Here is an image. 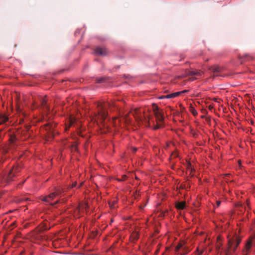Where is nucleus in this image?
Here are the masks:
<instances>
[{
    "label": "nucleus",
    "instance_id": "obj_1",
    "mask_svg": "<svg viewBox=\"0 0 255 255\" xmlns=\"http://www.w3.org/2000/svg\"><path fill=\"white\" fill-rule=\"evenodd\" d=\"M63 192V190L62 188H56L54 192L51 193L48 196L43 197L41 200L43 202H45L48 204H49L52 206L57 204L59 202V201L57 200L54 203H51V201L53 200V199L56 196L58 195H60Z\"/></svg>",
    "mask_w": 255,
    "mask_h": 255
},
{
    "label": "nucleus",
    "instance_id": "obj_2",
    "mask_svg": "<svg viewBox=\"0 0 255 255\" xmlns=\"http://www.w3.org/2000/svg\"><path fill=\"white\" fill-rule=\"evenodd\" d=\"M241 243V239L238 237H234L228 241V252L230 254L234 253L237 247Z\"/></svg>",
    "mask_w": 255,
    "mask_h": 255
},
{
    "label": "nucleus",
    "instance_id": "obj_3",
    "mask_svg": "<svg viewBox=\"0 0 255 255\" xmlns=\"http://www.w3.org/2000/svg\"><path fill=\"white\" fill-rule=\"evenodd\" d=\"M108 106L109 104L108 103L104 105H103L102 103H99L98 105V107L99 108L98 116L100 118L102 122L107 118L108 113L106 108Z\"/></svg>",
    "mask_w": 255,
    "mask_h": 255
},
{
    "label": "nucleus",
    "instance_id": "obj_4",
    "mask_svg": "<svg viewBox=\"0 0 255 255\" xmlns=\"http://www.w3.org/2000/svg\"><path fill=\"white\" fill-rule=\"evenodd\" d=\"M153 110L156 120L157 122H162L164 120L163 112L162 110L160 109L158 106L153 104L152 105Z\"/></svg>",
    "mask_w": 255,
    "mask_h": 255
},
{
    "label": "nucleus",
    "instance_id": "obj_5",
    "mask_svg": "<svg viewBox=\"0 0 255 255\" xmlns=\"http://www.w3.org/2000/svg\"><path fill=\"white\" fill-rule=\"evenodd\" d=\"M53 124L48 123L46 125V130H47L46 138L47 140L49 141L54 137L55 134L53 131L54 126Z\"/></svg>",
    "mask_w": 255,
    "mask_h": 255
},
{
    "label": "nucleus",
    "instance_id": "obj_6",
    "mask_svg": "<svg viewBox=\"0 0 255 255\" xmlns=\"http://www.w3.org/2000/svg\"><path fill=\"white\" fill-rule=\"evenodd\" d=\"M20 171V168L18 165H15L13 166L9 171L7 175L6 179L7 181L8 182L11 181L12 180V178L15 176L17 173L19 172Z\"/></svg>",
    "mask_w": 255,
    "mask_h": 255
},
{
    "label": "nucleus",
    "instance_id": "obj_7",
    "mask_svg": "<svg viewBox=\"0 0 255 255\" xmlns=\"http://www.w3.org/2000/svg\"><path fill=\"white\" fill-rule=\"evenodd\" d=\"M254 239V237L252 236L251 237L249 240L247 241V243L245 245V248L243 251V255H247L248 254V253L252 247V246L254 245L253 240Z\"/></svg>",
    "mask_w": 255,
    "mask_h": 255
},
{
    "label": "nucleus",
    "instance_id": "obj_8",
    "mask_svg": "<svg viewBox=\"0 0 255 255\" xmlns=\"http://www.w3.org/2000/svg\"><path fill=\"white\" fill-rule=\"evenodd\" d=\"M130 113L137 122H141L143 120L146 121V118L144 116L142 117L140 115L141 113L140 110L135 109L133 111L130 112Z\"/></svg>",
    "mask_w": 255,
    "mask_h": 255
},
{
    "label": "nucleus",
    "instance_id": "obj_9",
    "mask_svg": "<svg viewBox=\"0 0 255 255\" xmlns=\"http://www.w3.org/2000/svg\"><path fill=\"white\" fill-rule=\"evenodd\" d=\"M95 54L97 55L105 56L108 54V51L105 47H98L95 50Z\"/></svg>",
    "mask_w": 255,
    "mask_h": 255
},
{
    "label": "nucleus",
    "instance_id": "obj_10",
    "mask_svg": "<svg viewBox=\"0 0 255 255\" xmlns=\"http://www.w3.org/2000/svg\"><path fill=\"white\" fill-rule=\"evenodd\" d=\"M208 69L214 73L213 77L218 76V73L221 71V68L218 66H210Z\"/></svg>",
    "mask_w": 255,
    "mask_h": 255
},
{
    "label": "nucleus",
    "instance_id": "obj_11",
    "mask_svg": "<svg viewBox=\"0 0 255 255\" xmlns=\"http://www.w3.org/2000/svg\"><path fill=\"white\" fill-rule=\"evenodd\" d=\"M46 97V96H45L43 97H40V100L41 102V106L43 107L44 108H45L46 109L49 110L50 109L47 104Z\"/></svg>",
    "mask_w": 255,
    "mask_h": 255
},
{
    "label": "nucleus",
    "instance_id": "obj_12",
    "mask_svg": "<svg viewBox=\"0 0 255 255\" xmlns=\"http://www.w3.org/2000/svg\"><path fill=\"white\" fill-rule=\"evenodd\" d=\"M185 202H177L175 207L178 210H183L185 207Z\"/></svg>",
    "mask_w": 255,
    "mask_h": 255
},
{
    "label": "nucleus",
    "instance_id": "obj_13",
    "mask_svg": "<svg viewBox=\"0 0 255 255\" xmlns=\"http://www.w3.org/2000/svg\"><path fill=\"white\" fill-rule=\"evenodd\" d=\"M175 97V95L174 93L167 95L166 96H161V97H159V99H164V98L169 99V98H174Z\"/></svg>",
    "mask_w": 255,
    "mask_h": 255
},
{
    "label": "nucleus",
    "instance_id": "obj_14",
    "mask_svg": "<svg viewBox=\"0 0 255 255\" xmlns=\"http://www.w3.org/2000/svg\"><path fill=\"white\" fill-rule=\"evenodd\" d=\"M8 120V118L5 116H2L0 118V124H4Z\"/></svg>",
    "mask_w": 255,
    "mask_h": 255
},
{
    "label": "nucleus",
    "instance_id": "obj_15",
    "mask_svg": "<svg viewBox=\"0 0 255 255\" xmlns=\"http://www.w3.org/2000/svg\"><path fill=\"white\" fill-rule=\"evenodd\" d=\"M129 113L126 114L124 117L125 122L128 123L130 122V120L128 118Z\"/></svg>",
    "mask_w": 255,
    "mask_h": 255
},
{
    "label": "nucleus",
    "instance_id": "obj_16",
    "mask_svg": "<svg viewBox=\"0 0 255 255\" xmlns=\"http://www.w3.org/2000/svg\"><path fill=\"white\" fill-rule=\"evenodd\" d=\"M105 80V78L104 77H102V78H101L99 79H97V82L98 83H101L104 82Z\"/></svg>",
    "mask_w": 255,
    "mask_h": 255
},
{
    "label": "nucleus",
    "instance_id": "obj_17",
    "mask_svg": "<svg viewBox=\"0 0 255 255\" xmlns=\"http://www.w3.org/2000/svg\"><path fill=\"white\" fill-rule=\"evenodd\" d=\"M89 205H88V203H85L81 206V208L82 209H85V210H87V209L89 208Z\"/></svg>",
    "mask_w": 255,
    "mask_h": 255
},
{
    "label": "nucleus",
    "instance_id": "obj_18",
    "mask_svg": "<svg viewBox=\"0 0 255 255\" xmlns=\"http://www.w3.org/2000/svg\"><path fill=\"white\" fill-rule=\"evenodd\" d=\"M182 248V245L181 244H178L176 247V248H175V251L176 252H178L179 250L181 248Z\"/></svg>",
    "mask_w": 255,
    "mask_h": 255
},
{
    "label": "nucleus",
    "instance_id": "obj_19",
    "mask_svg": "<svg viewBox=\"0 0 255 255\" xmlns=\"http://www.w3.org/2000/svg\"><path fill=\"white\" fill-rule=\"evenodd\" d=\"M9 140H10V142L11 143H14L15 141L16 140V137L14 136H11L10 137Z\"/></svg>",
    "mask_w": 255,
    "mask_h": 255
},
{
    "label": "nucleus",
    "instance_id": "obj_20",
    "mask_svg": "<svg viewBox=\"0 0 255 255\" xmlns=\"http://www.w3.org/2000/svg\"><path fill=\"white\" fill-rule=\"evenodd\" d=\"M190 75H200V73L199 72H193V71H191L190 72Z\"/></svg>",
    "mask_w": 255,
    "mask_h": 255
},
{
    "label": "nucleus",
    "instance_id": "obj_21",
    "mask_svg": "<svg viewBox=\"0 0 255 255\" xmlns=\"http://www.w3.org/2000/svg\"><path fill=\"white\" fill-rule=\"evenodd\" d=\"M191 112L194 116H196L197 115V112L194 109H192L191 110Z\"/></svg>",
    "mask_w": 255,
    "mask_h": 255
},
{
    "label": "nucleus",
    "instance_id": "obj_22",
    "mask_svg": "<svg viewBox=\"0 0 255 255\" xmlns=\"http://www.w3.org/2000/svg\"><path fill=\"white\" fill-rule=\"evenodd\" d=\"M126 178H127V176L126 175H123L122 179H119V181H121L125 180H126Z\"/></svg>",
    "mask_w": 255,
    "mask_h": 255
},
{
    "label": "nucleus",
    "instance_id": "obj_23",
    "mask_svg": "<svg viewBox=\"0 0 255 255\" xmlns=\"http://www.w3.org/2000/svg\"><path fill=\"white\" fill-rule=\"evenodd\" d=\"M160 127H161V125L158 124L157 125H156L154 127V129H158L159 128H160Z\"/></svg>",
    "mask_w": 255,
    "mask_h": 255
},
{
    "label": "nucleus",
    "instance_id": "obj_24",
    "mask_svg": "<svg viewBox=\"0 0 255 255\" xmlns=\"http://www.w3.org/2000/svg\"><path fill=\"white\" fill-rule=\"evenodd\" d=\"M174 94H175V97H176L177 96H179L181 94V92H175V93H174Z\"/></svg>",
    "mask_w": 255,
    "mask_h": 255
},
{
    "label": "nucleus",
    "instance_id": "obj_25",
    "mask_svg": "<svg viewBox=\"0 0 255 255\" xmlns=\"http://www.w3.org/2000/svg\"><path fill=\"white\" fill-rule=\"evenodd\" d=\"M80 208H81V207L78 206L76 209V212H77L78 213H79L80 211Z\"/></svg>",
    "mask_w": 255,
    "mask_h": 255
},
{
    "label": "nucleus",
    "instance_id": "obj_26",
    "mask_svg": "<svg viewBox=\"0 0 255 255\" xmlns=\"http://www.w3.org/2000/svg\"><path fill=\"white\" fill-rule=\"evenodd\" d=\"M30 126H26L25 127L26 131H27L30 129Z\"/></svg>",
    "mask_w": 255,
    "mask_h": 255
},
{
    "label": "nucleus",
    "instance_id": "obj_27",
    "mask_svg": "<svg viewBox=\"0 0 255 255\" xmlns=\"http://www.w3.org/2000/svg\"><path fill=\"white\" fill-rule=\"evenodd\" d=\"M171 156H174V157H177L178 156V154L177 153H173L172 154H171Z\"/></svg>",
    "mask_w": 255,
    "mask_h": 255
},
{
    "label": "nucleus",
    "instance_id": "obj_28",
    "mask_svg": "<svg viewBox=\"0 0 255 255\" xmlns=\"http://www.w3.org/2000/svg\"><path fill=\"white\" fill-rule=\"evenodd\" d=\"M216 204H217V207H219V206L220 205V204H221V201H217L216 202Z\"/></svg>",
    "mask_w": 255,
    "mask_h": 255
},
{
    "label": "nucleus",
    "instance_id": "obj_29",
    "mask_svg": "<svg viewBox=\"0 0 255 255\" xmlns=\"http://www.w3.org/2000/svg\"><path fill=\"white\" fill-rule=\"evenodd\" d=\"M197 251L199 252V254H198L199 255L202 254V253H203L202 251H199L198 248L197 249Z\"/></svg>",
    "mask_w": 255,
    "mask_h": 255
},
{
    "label": "nucleus",
    "instance_id": "obj_30",
    "mask_svg": "<svg viewBox=\"0 0 255 255\" xmlns=\"http://www.w3.org/2000/svg\"><path fill=\"white\" fill-rule=\"evenodd\" d=\"M76 182H74L72 184L71 187L73 188L75 187L76 186Z\"/></svg>",
    "mask_w": 255,
    "mask_h": 255
},
{
    "label": "nucleus",
    "instance_id": "obj_31",
    "mask_svg": "<svg viewBox=\"0 0 255 255\" xmlns=\"http://www.w3.org/2000/svg\"><path fill=\"white\" fill-rule=\"evenodd\" d=\"M188 91V90H183V91H180V92H181V93H186V92H187Z\"/></svg>",
    "mask_w": 255,
    "mask_h": 255
},
{
    "label": "nucleus",
    "instance_id": "obj_32",
    "mask_svg": "<svg viewBox=\"0 0 255 255\" xmlns=\"http://www.w3.org/2000/svg\"><path fill=\"white\" fill-rule=\"evenodd\" d=\"M44 229V230H48V229H49V228H48V227H46V226H45V227H44V229Z\"/></svg>",
    "mask_w": 255,
    "mask_h": 255
},
{
    "label": "nucleus",
    "instance_id": "obj_33",
    "mask_svg": "<svg viewBox=\"0 0 255 255\" xmlns=\"http://www.w3.org/2000/svg\"><path fill=\"white\" fill-rule=\"evenodd\" d=\"M132 149H133V151L134 152H135L136 151V150H137V149L136 148H135V147H133Z\"/></svg>",
    "mask_w": 255,
    "mask_h": 255
},
{
    "label": "nucleus",
    "instance_id": "obj_34",
    "mask_svg": "<svg viewBox=\"0 0 255 255\" xmlns=\"http://www.w3.org/2000/svg\"><path fill=\"white\" fill-rule=\"evenodd\" d=\"M73 122L72 120H70V126L72 125Z\"/></svg>",
    "mask_w": 255,
    "mask_h": 255
},
{
    "label": "nucleus",
    "instance_id": "obj_35",
    "mask_svg": "<svg viewBox=\"0 0 255 255\" xmlns=\"http://www.w3.org/2000/svg\"><path fill=\"white\" fill-rule=\"evenodd\" d=\"M82 184H83V183L82 182V183L80 184V185L79 186V187H79V188H80L81 186H82Z\"/></svg>",
    "mask_w": 255,
    "mask_h": 255
},
{
    "label": "nucleus",
    "instance_id": "obj_36",
    "mask_svg": "<svg viewBox=\"0 0 255 255\" xmlns=\"http://www.w3.org/2000/svg\"><path fill=\"white\" fill-rule=\"evenodd\" d=\"M191 164L190 163H189L188 168H189V167H191Z\"/></svg>",
    "mask_w": 255,
    "mask_h": 255
},
{
    "label": "nucleus",
    "instance_id": "obj_37",
    "mask_svg": "<svg viewBox=\"0 0 255 255\" xmlns=\"http://www.w3.org/2000/svg\"><path fill=\"white\" fill-rule=\"evenodd\" d=\"M251 124H252V125H253V124H254V122H253V121H252V122H251Z\"/></svg>",
    "mask_w": 255,
    "mask_h": 255
},
{
    "label": "nucleus",
    "instance_id": "obj_38",
    "mask_svg": "<svg viewBox=\"0 0 255 255\" xmlns=\"http://www.w3.org/2000/svg\"><path fill=\"white\" fill-rule=\"evenodd\" d=\"M247 56H248V55H245V57H246V58H247Z\"/></svg>",
    "mask_w": 255,
    "mask_h": 255
},
{
    "label": "nucleus",
    "instance_id": "obj_39",
    "mask_svg": "<svg viewBox=\"0 0 255 255\" xmlns=\"http://www.w3.org/2000/svg\"><path fill=\"white\" fill-rule=\"evenodd\" d=\"M158 252V250H157V251L156 252V253L157 254Z\"/></svg>",
    "mask_w": 255,
    "mask_h": 255
}]
</instances>
